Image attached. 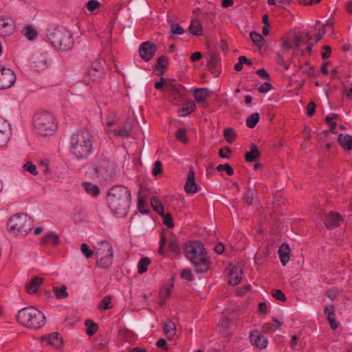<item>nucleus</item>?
<instances>
[{"mask_svg":"<svg viewBox=\"0 0 352 352\" xmlns=\"http://www.w3.org/2000/svg\"><path fill=\"white\" fill-rule=\"evenodd\" d=\"M104 69L98 61L93 62L87 71V76L91 80L99 82L104 78Z\"/></svg>","mask_w":352,"mask_h":352,"instance_id":"13","label":"nucleus"},{"mask_svg":"<svg viewBox=\"0 0 352 352\" xmlns=\"http://www.w3.org/2000/svg\"><path fill=\"white\" fill-rule=\"evenodd\" d=\"M60 242V239L58 234L54 232H49L45 236L41 237V243L51 244L53 246L58 245Z\"/></svg>","mask_w":352,"mask_h":352,"instance_id":"25","label":"nucleus"},{"mask_svg":"<svg viewBox=\"0 0 352 352\" xmlns=\"http://www.w3.org/2000/svg\"><path fill=\"white\" fill-rule=\"evenodd\" d=\"M16 79V75L12 69L0 65V89L11 87Z\"/></svg>","mask_w":352,"mask_h":352,"instance_id":"12","label":"nucleus"},{"mask_svg":"<svg viewBox=\"0 0 352 352\" xmlns=\"http://www.w3.org/2000/svg\"><path fill=\"white\" fill-rule=\"evenodd\" d=\"M43 278L39 276L33 277L26 285V290L28 294H35L38 287L43 284Z\"/></svg>","mask_w":352,"mask_h":352,"instance_id":"22","label":"nucleus"},{"mask_svg":"<svg viewBox=\"0 0 352 352\" xmlns=\"http://www.w3.org/2000/svg\"><path fill=\"white\" fill-rule=\"evenodd\" d=\"M80 250L86 258H89L94 255V250L89 248L86 243H82Z\"/></svg>","mask_w":352,"mask_h":352,"instance_id":"52","label":"nucleus"},{"mask_svg":"<svg viewBox=\"0 0 352 352\" xmlns=\"http://www.w3.org/2000/svg\"><path fill=\"white\" fill-rule=\"evenodd\" d=\"M251 344L256 347L263 349L267 346V339L261 335L258 331H252L250 335Z\"/></svg>","mask_w":352,"mask_h":352,"instance_id":"17","label":"nucleus"},{"mask_svg":"<svg viewBox=\"0 0 352 352\" xmlns=\"http://www.w3.org/2000/svg\"><path fill=\"white\" fill-rule=\"evenodd\" d=\"M163 91L168 94L169 100L173 103L178 104L184 100V87L175 81L167 85Z\"/></svg>","mask_w":352,"mask_h":352,"instance_id":"10","label":"nucleus"},{"mask_svg":"<svg viewBox=\"0 0 352 352\" xmlns=\"http://www.w3.org/2000/svg\"><path fill=\"white\" fill-rule=\"evenodd\" d=\"M162 173V164L160 161H156L153 164L152 174L154 176H157Z\"/></svg>","mask_w":352,"mask_h":352,"instance_id":"54","label":"nucleus"},{"mask_svg":"<svg viewBox=\"0 0 352 352\" xmlns=\"http://www.w3.org/2000/svg\"><path fill=\"white\" fill-rule=\"evenodd\" d=\"M223 136H224L225 139L226 140V141L228 143L231 144L235 140L236 133L232 128L228 127L224 130Z\"/></svg>","mask_w":352,"mask_h":352,"instance_id":"44","label":"nucleus"},{"mask_svg":"<svg viewBox=\"0 0 352 352\" xmlns=\"http://www.w3.org/2000/svg\"><path fill=\"white\" fill-rule=\"evenodd\" d=\"M278 256L280 260L281 263L283 265H286V264L289 262V248L288 245L283 244L278 251Z\"/></svg>","mask_w":352,"mask_h":352,"instance_id":"27","label":"nucleus"},{"mask_svg":"<svg viewBox=\"0 0 352 352\" xmlns=\"http://www.w3.org/2000/svg\"><path fill=\"white\" fill-rule=\"evenodd\" d=\"M272 89V85L268 82H265L258 87V91L260 93H267Z\"/></svg>","mask_w":352,"mask_h":352,"instance_id":"62","label":"nucleus"},{"mask_svg":"<svg viewBox=\"0 0 352 352\" xmlns=\"http://www.w3.org/2000/svg\"><path fill=\"white\" fill-rule=\"evenodd\" d=\"M175 138L182 144L188 143V138L186 137V130L184 128H179L175 134Z\"/></svg>","mask_w":352,"mask_h":352,"instance_id":"39","label":"nucleus"},{"mask_svg":"<svg viewBox=\"0 0 352 352\" xmlns=\"http://www.w3.org/2000/svg\"><path fill=\"white\" fill-rule=\"evenodd\" d=\"M331 26V23H327L322 27V29L319 30V32L316 34V43L318 42L322 38L324 34L326 33V29Z\"/></svg>","mask_w":352,"mask_h":352,"instance_id":"55","label":"nucleus"},{"mask_svg":"<svg viewBox=\"0 0 352 352\" xmlns=\"http://www.w3.org/2000/svg\"><path fill=\"white\" fill-rule=\"evenodd\" d=\"M16 320L21 325L33 329H38L45 324L44 314L33 307L21 309L17 314Z\"/></svg>","mask_w":352,"mask_h":352,"instance_id":"4","label":"nucleus"},{"mask_svg":"<svg viewBox=\"0 0 352 352\" xmlns=\"http://www.w3.org/2000/svg\"><path fill=\"white\" fill-rule=\"evenodd\" d=\"M82 186L87 193L93 196H97L100 193L99 188L96 184H93L88 182H85L82 183Z\"/></svg>","mask_w":352,"mask_h":352,"instance_id":"34","label":"nucleus"},{"mask_svg":"<svg viewBox=\"0 0 352 352\" xmlns=\"http://www.w3.org/2000/svg\"><path fill=\"white\" fill-rule=\"evenodd\" d=\"M243 271L241 267H234L229 273V283L232 285H238L241 280Z\"/></svg>","mask_w":352,"mask_h":352,"instance_id":"23","label":"nucleus"},{"mask_svg":"<svg viewBox=\"0 0 352 352\" xmlns=\"http://www.w3.org/2000/svg\"><path fill=\"white\" fill-rule=\"evenodd\" d=\"M7 226L8 230L14 235L24 236L32 230L34 221L27 214L19 213L9 219Z\"/></svg>","mask_w":352,"mask_h":352,"instance_id":"6","label":"nucleus"},{"mask_svg":"<svg viewBox=\"0 0 352 352\" xmlns=\"http://www.w3.org/2000/svg\"><path fill=\"white\" fill-rule=\"evenodd\" d=\"M195 109V104L193 102H188L185 105L178 109V113L180 116H186L192 111Z\"/></svg>","mask_w":352,"mask_h":352,"instance_id":"33","label":"nucleus"},{"mask_svg":"<svg viewBox=\"0 0 352 352\" xmlns=\"http://www.w3.org/2000/svg\"><path fill=\"white\" fill-rule=\"evenodd\" d=\"M168 250L171 251L175 255H179L181 253V249L179 245L178 241L176 239H171L169 241Z\"/></svg>","mask_w":352,"mask_h":352,"instance_id":"46","label":"nucleus"},{"mask_svg":"<svg viewBox=\"0 0 352 352\" xmlns=\"http://www.w3.org/2000/svg\"><path fill=\"white\" fill-rule=\"evenodd\" d=\"M96 266L107 269L113 262V247L107 241H102L96 248Z\"/></svg>","mask_w":352,"mask_h":352,"instance_id":"8","label":"nucleus"},{"mask_svg":"<svg viewBox=\"0 0 352 352\" xmlns=\"http://www.w3.org/2000/svg\"><path fill=\"white\" fill-rule=\"evenodd\" d=\"M166 243V236H165L164 234L162 233L161 234L160 241V248L158 250V252L161 255H165V254H166V252L164 248Z\"/></svg>","mask_w":352,"mask_h":352,"instance_id":"60","label":"nucleus"},{"mask_svg":"<svg viewBox=\"0 0 352 352\" xmlns=\"http://www.w3.org/2000/svg\"><path fill=\"white\" fill-rule=\"evenodd\" d=\"M142 190V186H141L140 191H139L138 199V206L139 211L141 213L147 214L148 211L144 210V206L146 203V200L141 196Z\"/></svg>","mask_w":352,"mask_h":352,"instance_id":"50","label":"nucleus"},{"mask_svg":"<svg viewBox=\"0 0 352 352\" xmlns=\"http://www.w3.org/2000/svg\"><path fill=\"white\" fill-rule=\"evenodd\" d=\"M95 172L98 178L104 182L110 181L116 175L113 164L107 160L99 162L98 165L95 168Z\"/></svg>","mask_w":352,"mask_h":352,"instance_id":"9","label":"nucleus"},{"mask_svg":"<svg viewBox=\"0 0 352 352\" xmlns=\"http://www.w3.org/2000/svg\"><path fill=\"white\" fill-rule=\"evenodd\" d=\"M105 131L113 136L128 137L130 134L131 129L126 126L120 125L116 121L107 120L105 122Z\"/></svg>","mask_w":352,"mask_h":352,"instance_id":"11","label":"nucleus"},{"mask_svg":"<svg viewBox=\"0 0 352 352\" xmlns=\"http://www.w3.org/2000/svg\"><path fill=\"white\" fill-rule=\"evenodd\" d=\"M168 58L166 56H161L157 60V64L154 68V72L158 76L163 75L167 68Z\"/></svg>","mask_w":352,"mask_h":352,"instance_id":"24","label":"nucleus"},{"mask_svg":"<svg viewBox=\"0 0 352 352\" xmlns=\"http://www.w3.org/2000/svg\"><path fill=\"white\" fill-rule=\"evenodd\" d=\"M276 63L280 65L284 70H287L289 68V64L287 63L283 58V56L280 54H277L276 58Z\"/></svg>","mask_w":352,"mask_h":352,"instance_id":"56","label":"nucleus"},{"mask_svg":"<svg viewBox=\"0 0 352 352\" xmlns=\"http://www.w3.org/2000/svg\"><path fill=\"white\" fill-rule=\"evenodd\" d=\"M216 169L218 172L226 171L227 175L229 176H231L234 174L233 168L228 164H219L217 166Z\"/></svg>","mask_w":352,"mask_h":352,"instance_id":"48","label":"nucleus"},{"mask_svg":"<svg viewBox=\"0 0 352 352\" xmlns=\"http://www.w3.org/2000/svg\"><path fill=\"white\" fill-rule=\"evenodd\" d=\"M111 300L112 298L110 295L105 296L101 300L100 303L98 305V309L100 311L111 309L112 307Z\"/></svg>","mask_w":352,"mask_h":352,"instance_id":"40","label":"nucleus"},{"mask_svg":"<svg viewBox=\"0 0 352 352\" xmlns=\"http://www.w3.org/2000/svg\"><path fill=\"white\" fill-rule=\"evenodd\" d=\"M210 95V91L208 88L196 89L194 94L195 100L199 102H203Z\"/></svg>","mask_w":352,"mask_h":352,"instance_id":"31","label":"nucleus"},{"mask_svg":"<svg viewBox=\"0 0 352 352\" xmlns=\"http://www.w3.org/2000/svg\"><path fill=\"white\" fill-rule=\"evenodd\" d=\"M151 261L148 257L142 258L138 264V273L143 274L147 271Z\"/></svg>","mask_w":352,"mask_h":352,"instance_id":"37","label":"nucleus"},{"mask_svg":"<svg viewBox=\"0 0 352 352\" xmlns=\"http://www.w3.org/2000/svg\"><path fill=\"white\" fill-rule=\"evenodd\" d=\"M53 289L58 299L66 298L68 296L67 287L65 285H62L60 287H54Z\"/></svg>","mask_w":352,"mask_h":352,"instance_id":"43","label":"nucleus"},{"mask_svg":"<svg viewBox=\"0 0 352 352\" xmlns=\"http://www.w3.org/2000/svg\"><path fill=\"white\" fill-rule=\"evenodd\" d=\"M343 221L342 217L338 212H331L323 218V222L327 229L338 228Z\"/></svg>","mask_w":352,"mask_h":352,"instance_id":"16","label":"nucleus"},{"mask_svg":"<svg viewBox=\"0 0 352 352\" xmlns=\"http://www.w3.org/2000/svg\"><path fill=\"white\" fill-rule=\"evenodd\" d=\"M324 312L327 316V318L330 324V327L332 329H336L338 324L336 322V315L334 313V307L332 305L325 307Z\"/></svg>","mask_w":352,"mask_h":352,"instance_id":"26","label":"nucleus"},{"mask_svg":"<svg viewBox=\"0 0 352 352\" xmlns=\"http://www.w3.org/2000/svg\"><path fill=\"white\" fill-rule=\"evenodd\" d=\"M260 156V152L258 147L254 144H251L250 151L245 155V159L248 162H252L258 159Z\"/></svg>","mask_w":352,"mask_h":352,"instance_id":"30","label":"nucleus"},{"mask_svg":"<svg viewBox=\"0 0 352 352\" xmlns=\"http://www.w3.org/2000/svg\"><path fill=\"white\" fill-rule=\"evenodd\" d=\"M252 41L258 47L261 48L264 45V38L263 36L256 32H252L250 34Z\"/></svg>","mask_w":352,"mask_h":352,"instance_id":"36","label":"nucleus"},{"mask_svg":"<svg viewBox=\"0 0 352 352\" xmlns=\"http://www.w3.org/2000/svg\"><path fill=\"white\" fill-rule=\"evenodd\" d=\"M170 295V288L168 287H162L160 290V298L167 299Z\"/></svg>","mask_w":352,"mask_h":352,"instance_id":"63","label":"nucleus"},{"mask_svg":"<svg viewBox=\"0 0 352 352\" xmlns=\"http://www.w3.org/2000/svg\"><path fill=\"white\" fill-rule=\"evenodd\" d=\"M42 341L43 342L46 343V344L50 345L56 349L60 347L63 343L62 338L59 336V333L57 332L52 333L47 336H43L42 338Z\"/></svg>","mask_w":352,"mask_h":352,"instance_id":"21","label":"nucleus"},{"mask_svg":"<svg viewBox=\"0 0 352 352\" xmlns=\"http://www.w3.org/2000/svg\"><path fill=\"white\" fill-rule=\"evenodd\" d=\"M47 38L54 47L62 51L70 50L74 45L72 34L63 26L50 28Z\"/></svg>","mask_w":352,"mask_h":352,"instance_id":"5","label":"nucleus"},{"mask_svg":"<svg viewBox=\"0 0 352 352\" xmlns=\"http://www.w3.org/2000/svg\"><path fill=\"white\" fill-rule=\"evenodd\" d=\"M156 50L157 46L155 44L150 41H146L140 45L139 54L140 57L145 61H149L154 56Z\"/></svg>","mask_w":352,"mask_h":352,"instance_id":"15","label":"nucleus"},{"mask_svg":"<svg viewBox=\"0 0 352 352\" xmlns=\"http://www.w3.org/2000/svg\"><path fill=\"white\" fill-rule=\"evenodd\" d=\"M85 325L87 326L86 333L88 336L94 335L98 329V324L91 320H87Z\"/></svg>","mask_w":352,"mask_h":352,"instance_id":"42","label":"nucleus"},{"mask_svg":"<svg viewBox=\"0 0 352 352\" xmlns=\"http://www.w3.org/2000/svg\"><path fill=\"white\" fill-rule=\"evenodd\" d=\"M92 149V136L88 130H79L72 135L70 152L74 158L78 160L87 159Z\"/></svg>","mask_w":352,"mask_h":352,"instance_id":"3","label":"nucleus"},{"mask_svg":"<svg viewBox=\"0 0 352 352\" xmlns=\"http://www.w3.org/2000/svg\"><path fill=\"white\" fill-rule=\"evenodd\" d=\"M23 168L25 171L29 172L30 174L33 175H36L38 174L36 166L33 164L31 162H27L23 166Z\"/></svg>","mask_w":352,"mask_h":352,"instance_id":"49","label":"nucleus"},{"mask_svg":"<svg viewBox=\"0 0 352 352\" xmlns=\"http://www.w3.org/2000/svg\"><path fill=\"white\" fill-rule=\"evenodd\" d=\"M258 120L259 114L258 113H254L247 118L246 124L249 128L253 129L255 127Z\"/></svg>","mask_w":352,"mask_h":352,"instance_id":"45","label":"nucleus"},{"mask_svg":"<svg viewBox=\"0 0 352 352\" xmlns=\"http://www.w3.org/2000/svg\"><path fill=\"white\" fill-rule=\"evenodd\" d=\"M47 57L45 54L34 55L32 58L31 66L36 70L47 68Z\"/></svg>","mask_w":352,"mask_h":352,"instance_id":"19","label":"nucleus"},{"mask_svg":"<svg viewBox=\"0 0 352 352\" xmlns=\"http://www.w3.org/2000/svg\"><path fill=\"white\" fill-rule=\"evenodd\" d=\"M33 124L36 133L41 136L51 135L57 128L54 116L49 112H38L34 114Z\"/></svg>","mask_w":352,"mask_h":352,"instance_id":"7","label":"nucleus"},{"mask_svg":"<svg viewBox=\"0 0 352 352\" xmlns=\"http://www.w3.org/2000/svg\"><path fill=\"white\" fill-rule=\"evenodd\" d=\"M272 296L276 300H278L281 302L286 301L287 298L283 292L280 289H275L272 292Z\"/></svg>","mask_w":352,"mask_h":352,"instance_id":"58","label":"nucleus"},{"mask_svg":"<svg viewBox=\"0 0 352 352\" xmlns=\"http://www.w3.org/2000/svg\"><path fill=\"white\" fill-rule=\"evenodd\" d=\"M100 4L97 0H89L87 3V8L90 12H93L100 7Z\"/></svg>","mask_w":352,"mask_h":352,"instance_id":"61","label":"nucleus"},{"mask_svg":"<svg viewBox=\"0 0 352 352\" xmlns=\"http://www.w3.org/2000/svg\"><path fill=\"white\" fill-rule=\"evenodd\" d=\"M301 43V38L297 34L294 36V44L296 47V50L295 52L296 54H300V55L304 54V52L302 50H300Z\"/></svg>","mask_w":352,"mask_h":352,"instance_id":"57","label":"nucleus"},{"mask_svg":"<svg viewBox=\"0 0 352 352\" xmlns=\"http://www.w3.org/2000/svg\"><path fill=\"white\" fill-rule=\"evenodd\" d=\"M171 29L169 32L170 37H173L175 34H182L184 32V28L178 23L173 22L171 23Z\"/></svg>","mask_w":352,"mask_h":352,"instance_id":"47","label":"nucleus"},{"mask_svg":"<svg viewBox=\"0 0 352 352\" xmlns=\"http://www.w3.org/2000/svg\"><path fill=\"white\" fill-rule=\"evenodd\" d=\"M13 30L14 25L11 19L0 17V36H9Z\"/></svg>","mask_w":352,"mask_h":352,"instance_id":"20","label":"nucleus"},{"mask_svg":"<svg viewBox=\"0 0 352 352\" xmlns=\"http://www.w3.org/2000/svg\"><path fill=\"white\" fill-rule=\"evenodd\" d=\"M150 201L153 210L159 214H163L164 207L161 201L156 197H152Z\"/></svg>","mask_w":352,"mask_h":352,"instance_id":"38","label":"nucleus"},{"mask_svg":"<svg viewBox=\"0 0 352 352\" xmlns=\"http://www.w3.org/2000/svg\"><path fill=\"white\" fill-rule=\"evenodd\" d=\"M11 136V127L10 123L3 117L0 116V146H6Z\"/></svg>","mask_w":352,"mask_h":352,"instance_id":"14","label":"nucleus"},{"mask_svg":"<svg viewBox=\"0 0 352 352\" xmlns=\"http://www.w3.org/2000/svg\"><path fill=\"white\" fill-rule=\"evenodd\" d=\"M188 29L190 32L195 36H201L203 34L202 26L199 21L192 20Z\"/></svg>","mask_w":352,"mask_h":352,"instance_id":"32","label":"nucleus"},{"mask_svg":"<svg viewBox=\"0 0 352 352\" xmlns=\"http://www.w3.org/2000/svg\"><path fill=\"white\" fill-rule=\"evenodd\" d=\"M181 277L188 281L193 280L194 277L190 269H184L181 273Z\"/></svg>","mask_w":352,"mask_h":352,"instance_id":"59","label":"nucleus"},{"mask_svg":"<svg viewBox=\"0 0 352 352\" xmlns=\"http://www.w3.org/2000/svg\"><path fill=\"white\" fill-rule=\"evenodd\" d=\"M219 62V58L217 55L212 54L208 62V69L215 76L219 75V72L217 69Z\"/></svg>","mask_w":352,"mask_h":352,"instance_id":"28","label":"nucleus"},{"mask_svg":"<svg viewBox=\"0 0 352 352\" xmlns=\"http://www.w3.org/2000/svg\"><path fill=\"white\" fill-rule=\"evenodd\" d=\"M331 48L329 45H324L322 47V52L321 53L322 58L326 60L329 58L331 56Z\"/></svg>","mask_w":352,"mask_h":352,"instance_id":"64","label":"nucleus"},{"mask_svg":"<svg viewBox=\"0 0 352 352\" xmlns=\"http://www.w3.org/2000/svg\"><path fill=\"white\" fill-rule=\"evenodd\" d=\"M107 202L111 210L118 217H124L129 209L131 197L130 190L122 185H116L108 191Z\"/></svg>","mask_w":352,"mask_h":352,"instance_id":"1","label":"nucleus"},{"mask_svg":"<svg viewBox=\"0 0 352 352\" xmlns=\"http://www.w3.org/2000/svg\"><path fill=\"white\" fill-rule=\"evenodd\" d=\"M23 34L25 37L30 40L32 41L36 38L37 36V32L35 29L30 25H27L23 30Z\"/></svg>","mask_w":352,"mask_h":352,"instance_id":"41","label":"nucleus"},{"mask_svg":"<svg viewBox=\"0 0 352 352\" xmlns=\"http://www.w3.org/2000/svg\"><path fill=\"white\" fill-rule=\"evenodd\" d=\"M163 217V223L165 224L168 228H172L174 227V223L173 221L172 216L169 213L161 214Z\"/></svg>","mask_w":352,"mask_h":352,"instance_id":"53","label":"nucleus"},{"mask_svg":"<svg viewBox=\"0 0 352 352\" xmlns=\"http://www.w3.org/2000/svg\"><path fill=\"white\" fill-rule=\"evenodd\" d=\"M164 331L168 338H172L175 335L176 325L175 324L169 320L164 325Z\"/></svg>","mask_w":352,"mask_h":352,"instance_id":"35","label":"nucleus"},{"mask_svg":"<svg viewBox=\"0 0 352 352\" xmlns=\"http://www.w3.org/2000/svg\"><path fill=\"white\" fill-rule=\"evenodd\" d=\"M339 144L346 150L352 149V136L348 134L341 133L338 135Z\"/></svg>","mask_w":352,"mask_h":352,"instance_id":"29","label":"nucleus"},{"mask_svg":"<svg viewBox=\"0 0 352 352\" xmlns=\"http://www.w3.org/2000/svg\"><path fill=\"white\" fill-rule=\"evenodd\" d=\"M254 190L250 188V187L248 186L245 195V201L248 205H251L252 204L254 200Z\"/></svg>","mask_w":352,"mask_h":352,"instance_id":"51","label":"nucleus"},{"mask_svg":"<svg viewBox=\"0 0 352 352\" xmlns=\"http://www.w3.org/2000/svg\"><path fill=\"white\" fill-rule=\"evenodd\" d=\"M184 190L188 194H195L198 190L197 185L195 181V172L192 168H190L188 171Z\"/></svg>","mask_w":352,"mask_h":352,"instance_id":"18","label":"nucleus"},{"mask_svg":"<svg viewBox=\"0 0 352 352\" xmlns=\"http://www.w3.org/2000/svg\"><path fill=\"white\" fill-rule=\"evenodd\" d=\"M184 252L186 257L193 265L197 273L203 274L209 270L210 261L201 242H186L184 246Z\"/></svg>","mask_w":352,"mask_h":352,"instance_id":"2","label":"nucleus"}]
</instances>
